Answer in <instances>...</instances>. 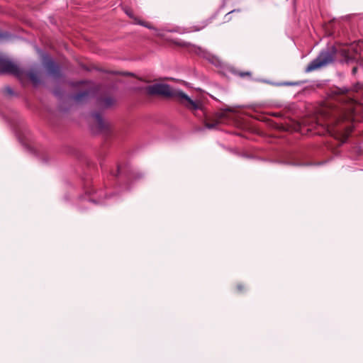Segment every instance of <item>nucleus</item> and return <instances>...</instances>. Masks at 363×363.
Segmentation results:
<instances>
[{"label":"nucleus","mask_w":363,"mask_h":363,"mask_svg":"<svg viewBox=\"0 0 363 363\" xmlns=\"http://www.w3.org/2000/svg\"><path fill=\"white\" fill-rule=\"evenodd\" d=\"M146 90L150 94H159L177 98L182 104L192 111L202 108L201 101H194L183 91L172 90L169 85L165 84L156 83L147 86Z\"/></svg>","instance_id":"1"},{"label":"nucleus","mask_w":363,"mask_h":363,"mask_svg":"<svg viewBox=\"0 0 363 363\" xmlns=\"http://www.w3.org/2000/svg\"><path fill=\"white\" fill-rule=\"evenodd\" d=\"M362 43H354L341 50L342 55L347 62L357 61L363 63Z\"/></svg>","instance_id":"2"},{"label":"nucleus","mask_w":363,"mask_h":363,"mask_svg":"<svg viewBox=\"0 0 363 363\" xmlns=\"http://www.w3.org/2000/svg\"><path fill=\"white\" fill-rule=\"evenodd\" d=\"M333 60V57L329 52H322L315 60L311 62L306 68V72H309L324 67Z\"/></svg>","instance_id":"3"},{"label":"nucleus","mask_w":363,"mask_h":363,"mask_svg":"<svg viewBox=\"0 0 363 363\" xmlns=\"http://www.w3.org/2000/svg\"><path fill=\"white\" fill-rule=\"evenodd\" d=\"M0 72L18 74L19 69L16 64L0 55Z\"/></svg>","instance_id":"4"},{"label":"nucleus","mask_w":363,"mask_h":363,"mask_svg":"<svg viewBox=\"0 0 363 363\" xmlns=\"http://www.w3.org/2000/svg\"><path fill=\"white\" fill-rule=\"evenodd\" d=\"M318 125H324L319 120L315 121L312 119H306L303 122V126L306 128L307 130H311L312 128H315Z\"/></svg>","instance_id":"5"},{"label":"nucleus","mask_w":363,"mask_h":363,"mask_svg":"<svg viewBox=\"0 0 363 363\" xmlns=\"http://www.w3.org/2000/svg\"><path fill=\"white\" fill-rule=\"evenodd\" d=\"M29 78L34 82V83H37L38 82V77L36 74H33V73H30L29 74Z\"/></svg>","instance_id":"6"},{"label":"nucleus","mask_w":363,"mask_h":363,"mask_svg":"<svg viewBox=\"0 0 363 363\" xmlns=\"http://www.w3.org/2000/svg\"><path fill=\"white\" fill-rule=\"evenodd\" d=\"M363 89V84H357V85L354 86V90L355 91H359L360 89Z\"/></svg>","instance_id":"7"},{"label":"nucleus","mask_w":363,"mask_h":363,"mask_svg":"<svg viewBox=\"0 0 363 363\" xmlns=\"http://www.w3.org/2000/svg\"><path fill=\"white\" fill-rule=\"evenodd\" d=\"M206 126L208 128H213L216 126V123H210L208 122L206 123Z\"/></svg>","instance_id":"8"},{"label":"nucleus","mask_w":363,"mask_h":363,"mask_svg":"<svg viewBox=\"0 0 363 363\" xmlns=\"http://www.w3.org/2000/svg\"><path fill=\"white\" fill-rule=\"evenodd\" d=\"M126 13L129 16H131V13H129L128 11H126Z\"/></svg>","instance_id":"9"},{"label":"nucleus","mask_w":363,"mask_h":363,"mask_svg":"<svg viewBox=\"0 0 363 363\" xmlns=\"http://www.w3.org/2000/svg\"><path fill=\"white\" fill-rule=\"evenodd\" d=\"M356 67H354L353 69H352V72L354 73L356 72Z\"/></svg>","instance_id":"10"}]
</instances>
